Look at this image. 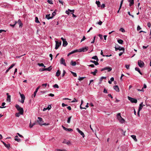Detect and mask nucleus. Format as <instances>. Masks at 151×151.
<instances>
[{"label": "nucleus", "instance_id": "a878e982", "mask_svg": "<svg viewBox=\"0 0 151 151\" xmlns=\"http://www.w3.org/2000/svg\"><path fill=\"white\" fill-rule=\"evenodd\" d=\"M63 143L66 144L67 145H69L70 143V142L69 141H67L65 140H64L63 142Z\"/></svg>", "mask_w": 151, "mask_h": 151}, {"label": "nucleus", "instance_id": "b1692460", "mask_svg": "<svg viewBox=\"0 0 151 151\" xmlns=\"http://www.w3.org/2000/svg\"><path fill=\"white\" fill-rule=\"evenodd\" d=\"M98 70L96 69H95V71L94 72H92L91 73V74H93L94 76H95L96 75V73L97 72Z\"/></svg>", "mask_w": 151, "mask_h": 151}, {"label": "nucleus", "instance_id": "79ce46f5", "mask_svg": "<svg viewBox=\"0 0 151 151\" xmlns=\"http://www.w3.org/2000/svg\"><path fill=\"white\" fill-rule=\"evenodd\" d=\"M106 77H102L100 78V81H102L103 79H106Z\"/></svg>", "mask_w": 151, "mask_h": 151}, {"label": "nucleus", "instance_id": "a18cd8bd", "mask_svg": "<svg viewBox=\"0 0 151 151\" xmlns=\"http://www.w3.org/2000/svg\"><path fill=\"white\" fill-rule=\"evenodd\" d=\"M123 0H122L121 2V3H120V7L119 8V10H120L121 8V7L122 6V4H123Z\"/></svg>", "mask_w": 151, "mask_h": 151}, {"label": "nucleus", "instance_id": "58836bf2", "mask_svg": "<svg viewBox=\"0 0 151 151\" xmlns=\"http://www.w3.org/2000/svg\"><path fill=\"white\" fill-rule=\"evenodd\" d=\"M71 117H72V116H70L68 118V120H67V123H69L70 122V119H71Z\"/></svg>", "mask_w": 151, "mask_h": 151}, {"label": "nucleus", "instance_id": "f704fd0d", "mask_svg": "<svg viewBox=\"0 0 151 151\" xmlns=\"http://www.w3.org/2000/svg\"><path fill=\"white\" fill-rule=\"evenodd\" d=\"M92 58L93 59L96 60V61H98L99 60V59L98 58V57H97V56H93V57H92Z\"/></svg>", "mask_w": 151, "mask_h": 151}, {"label": "nucleus", "instance_id": "603ef678", "mask_svg": "<svg viewBox=\"0 0 151 151\" xmlns=\"http://www.w3.org/2000/svg\"><path fill=\"white\" fill-rule=\"evenodd\" d=\"M137 90L138 91H141L142 92H144V90L143 89V88H142L141 89H137Z\"/></svg>", "mask_w": 151, "mask_h": 151}, {"label": "nucleus", "instance_id": "6ab92c4d", "mask_svg": "<svg viewBox=\"0 0 151 151\" xmlns=\"http://www.w3.org/2000/svg\"><path fill=\"white\" fill-rule=\"evenodd\" d=\"M6 95L7 96L6 101L10 102L11 101V96L9 95V93H6Z\"/></svg>", "mask_w": 151, "mask_h": 151}, {"label": "nucleus", "instance_id": "864d4df0", "mask_svg": "<svg viewBox=\"0 0 151 151\" xmlns=\"http://www.w3.org/2000/svg\"><path fill=\"white\" fill-rule=\"evenodd\" d=\"M65 73H66V72H65V71L64 70H63V74H62V77H64V76H65Z\"/></svg>", "mask_w": 151, "mask_h": 151}, {"label": "nucleus", "instance_id": "412c9836", "mask_svg": "<svg viewBox=\"0 0 151 151\" xmlns=\"http://www.w3.org/2000/svg\"><path fill=\"white\" fill-rule=\"evenodd\" d=\"M50 14L46 15L45 17L48 19H49L53 18V17H50Z\"/></svg>", "mask_w": 151, "mask_h": 151}, {"label": "nucleus", "instance_id": "680f3d73", "mask_svg": "<svg viewBox=\"0 0 151 151\" xmlns=\"http://www.w3.org/2000/svg\"><path fill=\"white\" fill-rule=\"evenodd\" d=\"M102 22L101 21H100L99 22L97 23V24L100 25H101L102 24Z\"/></svg>", "mask_w": 151, "mask_h": 151}, {"label": "nucleus", "instance_id": "393cba45", "mask_svg": "<svg viewBox=\"0 0 151 151\" xmlns=\"http://www.w3.org/2000/svg\"><path fill=\"white\" fill-rule=\"evenodd\" d=\"M70 64L71 65L73 66H75L76 65V62H73V61L72 60L70 62Z\"/></svg>", "mask_w": 151, "mask_h": 151}, {"label": "nucleus", "instance_id": "aec40b11", "mask_svg": "<svg viewBox=\"0 0 151 151\" xmlns=\"http://www.w3.org/2000/svg\"><path fill=\"white\" fill-rule=\"evenodd\" d=\"M143 107V102H142L139 104V108L138 110L140 111Z\"/></svg>", "mask_w": 151, "mask_h": 151}, {"label": "nucleus", "instance_id": "8fccbe9b", "mask_svg": "<svg viewBox=\"0 0 151 151\" xmlns=\"http://www.w3.org/2000/svg\"><path fill=\"white\" fill-rule=\"evenodd\" d=\"M119 30L122 32H125V30L123 28H121Z\"/></svg>", "mask_w": 151, "mask_h": 151}, {"label": "nucleus", "instance_id": "052dcab7", "mask_svg": "<svg viewBox=\"0 0 151 151\" xmlns=\"http://www.w3.org/2000/svg\"><path fill=\"white\" fill-rule=\"evenodd\" d=\"M68 11H69L70 12H72L73 13H74V10H70V9H68Z\"/></svg>", "mask_w": 151, "mask_h": 151}, {"label": "nucleus", "instance_id": "6e6d98bb", "mask_svg": "<svg viewBox=\"0 0 151 151\" xmlns=\"http://www.w3.org/2000/svg\"><path fill=\"white\" fill-rule=\"evenodd\" d=\"M141 29V28L139 26H138L137 27V31H139Z\"/></svg>", "mask_w": 151, "mask_h": 151}, {"label": "nucleus", "instance_id": "5fc2aeb1", "mask_svg": "<svg viewBox=\"0 0 151 151\" xmlns=\"http://www.w3.org/2000/svg\"><path fill=\"white\" fill-rule=\"evenodd\" d=\"M86 39V38L85 36H83V38L81 40V42L83 41L84 40Z\"/></svg>", "mask_w": 151, "mask_h": 151}, {"label": "nucleus", "instance_id": "37998d69", "mask_svg": "<svg viewBox=\"0 0 151 151\" xmlns=\"http://www.w3.org/2000/svg\"><path fill=\"white\" fill-rule=\"evenodd\" d=\"M96 4L97 5L98 7L100 6V2L99 1H96Z\"/></svg>", "mask_w": 151, "mask_h": 151}, {"label": "nucleus", "instance_id": "dca6fc26", "mask_svg": "<svg viewBox=\"0 0 151 151\" xmlns=\"http://www.w3.org/2000/svg\"><path fill=\"white\" fill-rule=\"evenodd\" d=\"M1 142L3 143L4 145L8 149H9L10 147V145L9 144H6L3 141H1Z\"/></svg>", "mask_w": 151, "mask_h": 151}, {"label": "nucleus", "instance_id": "1a4fd4ad", "mask_svg": "<svg viewBox=\"0 0 151 151\" xmlns=\"http://www.w3.org/2000/svg\"><path fill=\"white\" fill-rule=\"evenodd\" d=\"M15 24H17V23L19 25V27H22L23 24L22 23L21 20L20 19H19L17 21H15Z\"/></svg>", "mask_w": 151, "mask_h": 151}, {"label": "nucleus", "instance_id": "ddd939ff", "mask_svg": "<svg viewBox=\"0 0 151 151\" xmlns=\"http://www.w3.org/2000/svg\"><path fill=\"white\" fill-rule=\"evenodd\" d=\"M76 130L82 136L83 138L84 137L85 135L84 133L82 131L80 130L79 128H77L76 129Z\"/></svg>", "mask_w": 151, "mask_h": 151}, {"label": "nucleus", "instance_id": "f3484780", "mask_svg": "<svg viewBox=\"0 0 151 151\" xmlns=\"http://www.w3.org/2000/svg\"><path fill=\"white\" fill-rule=\"evenodd\" d=\"M114 89L117 92L119 91V88L117 85H116L113 87Z\"/></svg>", "mask_w": 151, "mask_h": 151}, {"label": "nucleus", "instance_id": "a19ab883", "mask_svg": "<svg viewBox=\"0 0 151 151\" xmlns=\"http://www.w3.org/2000/svg\"><path fill=\"white\" fill-rule=\"evenodd\" d=\"M20 114H21L20 112H18L15 114V116L17 117H19L20 116Z\"/></svg>", "mask_w": 151, "mask_h": 151}, {"label": "nucleus", "instance_id": "c03bdc74", "mask_svg": "<svg viewBox=\"0 0 151 151\" xmlns=\"http://www.w3.org/2000/svg\"><path fill=\"white\" fill-rule=\"evenodd\" d=\"M56 12V10H55L53 12H52V17H53L55 15Z\"/></svg>", "mask_w": 151, "mask_h": 151}, {"label": "nucleus", "instance_id": "4c0bfd02", "mask_svg": "<svg viewBox=\"0 0 151 151\" xmlns=\"http://www.w3.org/2000/svg\"><path fill=\"white\" fill-rule=\"evenodd\" d=\"M85 78V77H79L78 79V80L79 81H82V80H83V79H84Z\"/></svg>", "mask_w": 151, "mask_h": 151}, {"label": "nucleus", "instance_id": "e433bc0d", "mask_svg": "<svg viewBox=\"0 0 151 151\" xmlns=\"http://www.w3.org/2000/svg\"><path fill=\"white\" fill-rule=\"evenodd\" d=\"M38 65L40 66L44 67L45 68V66L44 65L43 63H38Z\"/></svg>", "mask_w": 151, "mask_h": 151}, {"label": "nucleus", "instance_id": "4468645a", "mask_svg": "<svg viewBox=\"0 0 151 151\" xmlns=\"http://www.w3.org/2000/svg\"><path fill=\"white\" fill-rule=\"evenodd\" d=\"M52 69L51 66H50L49 67L47 68H42V71H44V70H48V71H50Z\"/></svg>", "mask_w": 151, "mask_h": 151}, {"label": "nucleus", "instance_id": "774afa93", "mask_svg": "<svg viewBox=\"0 0 151 151\" xmlns=\"http://www.w3.org/2000/svg\"><path fill=\"white\" fill-rule=\"evenodd\" d=\"M57 151H67L65 150H57Z\"/></svg>", "mask_w": 151, "mask_h": 151}, {"label": "nucleus", "instance_id": "c9c22d12", "mask_svg": "<svg viewBox=\"0 0 151 151\" xmlns=\"http://www.w3.org/2000/svg\"><path fill=\"white\" fill-rule=\"evenodd\" d=\"M35 22L37 23H40V22L38 20V18L37 17H36L35 18Z\"/></svg>", "mask_w": 151, "mask_h": 151}, {"label": "nucleus", "instance_id": "39448f33", "mask_svg": "<svg viewBox=\"0 0 151 151\" xmlns=\"http://www.w3.org/2000/svg\"><path fill=\"white\" fill-rule=\"evenodd\" d=\"M112 70V68L111 67H106L104 68H102L101 70V71H103L107 70L108 72H110Z\"/></svg>", "mask_w": 151, "mask_h": 151}, {"label": "nucleus", "instance_id": "bb28decb", "mask_svg": "<svg viewBox=\"0 0 151 151\" xmlns=\"http://www.w3.org/2000/svg\"><path fill=\"white\" fill-rule=\"evenodd\" d=\"M37 124V123L36 122H35L34 123H33V124H31V122H30V124H29V127L30 128H32L34 125H35L36 124Z\"/></svg>", "mask_w": 151, "mask_h": 151}, {"label": "nucleus", "instance_id": "69168bd1", "mask_svg": "<svg viewBox=\"0 0 151 151\" xmlns=\"http://www.w3.org/2000/svg\"><path fill=\"white\" fill-rule=\"evenodd\" d=\"M49 96H52V97H53L54 96V94H52V93H50L49 94Z\"/></svg>", "mask_w": 151, "mask_h": 151}, {"label": "nucleus", "instance_id": "9b49d317", "mask_svg": "<svg viewBox=\"0 0 151 151\" xmlns=\"http://www.w3.org/2000/svg\"><path fill=\"white\" fill-rule=\"evenodd\" d=\"M20 97L21 98V102L23 104L24 102V100L25 99V96L24 94H22V95H21Z\"/></svg>", "mask_w": 151, "mask_h": 151}, {"label": "nucleus", "instance_id": "7c9ffc66", "mask_svg": "<svg viewBox=\"0 0 151 151\" xmlns=\"http://www.w3.org/2000/svg\"><path fill=\"white\" fill-rule=\"evenodd\" d=\"M90 62L94 63L95 65H97L99 64V63L97 62H96L95 61H93L92 60H90Z\"/></svg>", "mask_w": 151, "mask_h": 151}, {"label": "nucleus", "instance_id": "f257e3e1", "mask_svg": "<svg viewBox=\"0 0 151 151\" xmlns=\"http://www.w3.org/2000/svg\"><path fill=\"white\" fill-rule=\"evenodd\" d=\"M15 107L18 111H19V112H20L21 114L22 115L23 114L24 110L22 108L20 107L19 105L18 104L16 105Z\"/></svg>", "mask_w": 151, "mask_h": 151}, {"label": "nucleus", "instance_id": "2f4dec72", "mask_svg": "<svg viewBox=\"0 0 151 151\" xmlns=\"http://www.w3.org/2000/svg\"><path fill=\"white\" fill-rule=\"evenodd\" d=\"M60 73V71L59 70H58L56 73V76L57 77H58L59 76Z\"/></svg>", "mask_w": 151, "mask_h": 151}, {"label": "nucleus", "instance_id": "4be33fe9", "mask_svg": "<svg viewBox=\"0 0 151 151\" xmlns=\"http://www.w3.org/2000/svg\"><path fill=\"white\" fill-rule=\"evenodd\" d=\"M128 1L129 2V6H131L132 5H133L134 4V0H129Z\"/></svg>", "mask_w": 151, "mask_h": 151}, {"label": "nucleus", "instance_id": "20e7f679", "mask_svg": "<svg viewBox=\"0 0 151 151\" xmlns=\"http://www.w3.org/2000/svg\"><path fill=\"white\" fill-rule=\"evenodd\" d=\"M38 119H39V120H37V122L39 124L42 126V123L44 122L42 119L40 117H38Z\"/></svg>", "mask_w": 151, "mask_h": 151}, {"label": "nucleus", "instance_id": "13d9d810", "mask_svg": "<svg viewBox=\"0 0 151 151\" xmlns=\"http://www.w3.org/2000/svg\"><path fill=\"white\" fill-rule=\"evenodd\" d=\"M47 83H45V84H42V86H45V87H46V86H47Z\"/></svg>", "mask_w": 151, "mask_h": 151}, {"label": "nucleus", "instance_id": "3c124183", "mask_svg": "<svg viewBox=\"0 0 151 151\" xmlns=\"http://www.w3.org/2000/svg\"><path fill=\"white\" fill-rule=\"evenodd\" d=\"M125 67L127 68V69H129V65H125Z\"/></svg>", "mask_w": 151, "mask_h": 151}, {"label": "nucleus", "instance_id": "2eb2a0df", "mask_svg": "<svg viewBox=\"0 0 151 151\" xmlns=\"http://www.w3.org/2000/svg\"><path fill=\"white\" fill-rule=\"evenodd\" d=\"M62 127L63 128V129L65 130V131H67L68 132H72V131H73V130L72 129H70V128H69V129H68V128H65V127H64L63 126H62Z\"/></svg>", "mask_w": 151, "mask_h": 151}, {"label": "nucleus", "instance_id": "0e129e2a", "mask_svg": "<svg viewBox=\"0 0 151 151\" xmlns=\"http://www.w3.org/2000/svg\"><path fill=\"white\" fill-rule=\"evenodd\" d=\"M99 37H100V39H103V37H102V35H101V34H99Z\"/></svg>", "mask_w": 151, "mask_h": 151}, {"label": "nucleus", "instance_id": "9d476101", "mask_svg": "<svg viewBox=\"0 0 151 151\" xmlns=\"http://www.w3.org/2000/svg\"><path fill=\"white\" fill-rule=\"evenodd\" d=\"M40 86H39L36 89L35 91L34 92V94L32 95V97L33 98V97H35L36 96V93L38 90V89L40 88Z\"/></svg>", "mask_w": 151, "mask_h": 151}, {"label": "nucleus", "instance_id": "cd10ccee", "mask_svg": "<svg viewBox=\"0 0 151 151\" xmlns=\"http://www.w3.org/2000/svg\"><path fill=\"white\" fill-rule=\"evenodd\" d=\"M68 43L66 40L63 42V46L64 47H65L68 45Z\"/></svg>", "mask_w": 151, "mask_h": 151}, {"label": "nucleus", "instance_id": "72a5a7b5", "mask_svg": "<svg viewBox=\"0 0 151 151\" xmlns=\"http://www.w3.org/2000/svg\"><path fill=\"white\" fill-rule=\"evenodd\" d=\"M117 41H118V42L120 44H123V41L122 40H121V39L118 40H117Z\"/></svg>", "mask_w": 151, "mask_h": 151}, {"label": "nucleus", "instance_id": "c756f323", "mask_svg": "<svg viewBox=\"0 0 151 151\" xmlns=\"http://www.w3.org/2000/svg\"><path fill=\"white\" fill-rule=\"evenodd\" d=\"M131 137L135 141L137 142V139L136 138V136L134 135H132L131 136Z\"/></svg>", "mask_w": 151, "mask_h": 151}, {"label": "nucleus", "instance_id": "09e8293b", "mask_svg": "<svg viewBox=\"0 0 151 151\" xmlns=\"http://www.w3.org/2000/svg\"><path fill=\"white\" fill-rule=\"evenodd\" d=\"M47 2H48V3L50 4H52V0H48L47 1Z\"/></svg>", "mask_w": 151, "mask_h": 151}, {"label": "nucleus", "instance_id": "5701e85b", "mask_svg": "<svg viewBox=\"0 0 151 151\" xmlns=\"http://www.w3.org/2000/svg\"><path fill=\"white\" fill-rule=\"evenodd\" d=\"M135 69L136 71H137L140 74H141V75H142V73L141 72L140 69L139 68L136 67L135 68Z\"/></svg>", "mask_w": 151, "mask_h": 151}, {"label": "nucleus", "instance_id": "338daca9", "mask_svg": "<svg viewBox=\"0 0 151 151\" xmlns=\"http://www.w3.org/2000/svg\"><path fill=\"white\" fill-rule=\"evenodd\" d=\"M108 96L109 97H111V99H113V97L112 96L111 94H108Z\"/></svg>", "mask_w": 151, "mask_h": 151}, {"label": "nucleus", "instance_id": "a211bd4d", "mask_svg": "<svg viewBox=\"0 0 151 151\" xmlns=\"http://www.w3.org/2000/svg\"><path fill=\"white\" fill-rule=\"evenodd\" d=\"M115 50L116 51L117 50H123V52H124V48H123V47H118V48L115 47Z\"/></svg>", "mask_w": 151, "mask_h": 151}, {"label": "nucleus", "instance_id": "ea45409f", "mask_svg": "<svg viewBox=\"0 0 151 151\" xmlns=\"http://www.w3.org/2000/svg\"><path fill=\"white\" fill-rule=\"evenodd\" d=\"M71 73L74 76V77H77V74H76V73H74L72 71H70Z\"/></svg>", "mask_w": 151, "mask_h": 151}, {"label": "nucleus", "instance_id": "7ed1b4c3", "mask_svg": "<svg viewBox=\"0 0 151 151\" xmlns=\"http://www.w3.org/2000/svg\"><path fill=\"white\" fill-rule=\"evenodd\" d=\"M128 100L132 103H136L137 102V100L135 99L132 98L129 96L128 97Z\"/></svg>", "mask_w": 151, "mask_h": 151}, {"label": "nucleus", "instance_id": "49530a36", "mask_svg": "<svg viewBox=\"0 0 151 151\" xmlns=\"http://www.w3.org/2000/svg\"><path fill=\"white\" fill-rule=\"evenodd\" d=\"M53 87L54 88H59V86L57 84H55L53 86Z\"/></svg>", "mask_w": 151, "mask_h": 151}, {"label": "nucleus", "instance_id": "de8ad7c7", "mask_svg": "<svg viewBox=\"0 0 151 151\" xmlns=\"http://www.w3.org/2000/svg\"><path fill=\"white\" fill-rule=\"evenodd\" d=\"M15 65V64H12L9 68L10 69Z\"/></svg>", "mask_w": 151, "mask_h": 151}, {"label": "nucleus", "instance_id": "f8f14e48", "mask_svg": "<svg viewBox=\"0 0 151 151\" xmlns=\"http://www.w3.org/2000/svg\"><path fill=\"white\" fill-rule=\"evenodd\" d=\"M60 63L61 64H63L65 66H66V64L65 63V60L63 58L60 59Z\"/></svg>", "mask_w": 151, "mask_h": 151}, {"label": "nucleus", "instance_id": "4d7b16f0", "mask_svg": "<svg viewBox=\"0 0 151 151\" xmlns=\"http://www.w3.org/2000/svg\"><path fill=\"white\" fill-rule=\"evenodd\" d=\"M78 101L75 98H74L73 100L71 101V102H77Z\"/></svg>", "mask_w": 151, "mask_h": 151}, {"label": "nucleus", "instance_id": "e2e57ef3", "mask_svg": "<svg viewBox=\"0 0 151 151\" xmlns=\"http://www.w3.org/2000/svg\"><path fill=\"white\" fill-rule=\"evenodd\" d=\"M103 92H104V93H108L107 90L105 88H104V89Z\"/></svg>", "mask_w": 151, "mask_h": 151}, {"label": "nucleus", "instance_id": "473e14b6", "mask_svg": "<svg viewBox=\"0 0 151 151\" xmlns=\"http://www.w3.org/2000/svg\"><path fill=\"white\" fill-rule=\"evenodd\" d=\"M79 52L78 49H77L74 51H73L70 52V54H73L76 52Z\"/></svg>", "mask_w": 151, "mask_h": 151}, {"label": "nucleus", "instance_id": "6e6552de", "mask_svg": "<svg viewBox=\"0 0 151 151\" xmlns=\"http://www.w3.org/2000/svg\"><path fill=\"white\" fill-rule=\"evenodd\" d=\"M55 49L56 50L57 49L59 46L61 45V41H60V42H59L58 41H55Z\"/></svg>", "mask_w": 151, "mask_h": 151}, {"label": "nucleus", "instance_id": "f03ea898", "mask_svg": "<svg viewBox=\"0 0 151 151\" xmlns=\"http://www.w3.org/2000/svg\"><path fill=\"white\" fill-rule=\"evenodd\" d=\"M117 119L119 121V122L123 123L125 122V120L121 116L120 113H118L117 115Z\"/></svg>", "mask_w": 151, "mask_h": 151}, {"label": "nucleus", "instance_id": "423d86ee", "mask_svg": "<svg viewBox=\"0 0 151 151\" xmlns=\"http://www.w3.org/2000/svg\"><path fill=\"white\" fill-rule=\"evenodd\" d=\"M88 47H84L82 48L81 49H78L79 52H85L88 50Z\"/></svg>", "mask_w": 151, "mask_h": 151}, {"label": "nucleus", "instance_id": "bf43d9fd", "mask_svg": "<svg viewBox=\"0 0 151 151\" xmlns=\"http://www.w3.org/2000/svg\"><path fill=\"white\" fill-rule=\"evenodd\" d=\"M151 24L150 22H148L147 23V26L148 27H151Z\"/></svg>", "mask_w": 151, "mask_h": 151}, {"label": "nucleus", "instance_id": "0eeeda50", "mask_svg": "<svg viewBox=\"0 0 151 151\" xmlns=\"http://www.w3.org/2000/svg\"><path fill=\"white\" fill-rule=\"evenodd\" d=\"M138 65L140 68L143 67L145 65L144 63L141 60H139L138 62Z\"/></svg>", "mask_w": 151, "mask_h": 151}, {"label": "nucleus", "instance_id": "c85d7f7f", "mask_svg": "<svg viewBox=\"0 0 151 151\" xmlns=\"http://www.w3.org/2000/svg\"><path fill=\"white\" fill-rule=\"evenodd\" d=\"M18 137V136H16L15 137V138L14 139L15 140V141H17L18 142H20L21 141V140L20 139H18V138H17Z\"/></svg>", "mask_w": 151, "mask_h": 151}]
</instances>
